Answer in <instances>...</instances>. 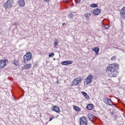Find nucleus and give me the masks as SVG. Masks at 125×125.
<instances>
[{
    "label": "nucleus",
    "instance_id": "obj_21",
    "mask_svg": "<svg viewBox=\"0 0 125 125\" xmlns=\"http://www.w3.org/2000/svg\"><path fill=\"white\" fill-rule=\"evenodd\" d=\"M12 63L14 64V65H15V66H19V62L17 60H14L12 61Z\"/></svg>",
    "mask_w": 125,
    "mask_h": 125
},
{
    "label": "nucleus",
    "instance_id": "obj_36",
    "mask_svg": "<svg viewBox=\"0 0 125 125\" xmlns=\"http://www.w3.org/2000/svg\"><path fill=\"white\" fill-rule=\"evenodd\" d=\"M53 60H55V59H53Z\"/></svg>",
    "mask_w": 125,
    "mask_h": 125
},
{
    "label": "nucleus",
    "instance_id": "obj_7",
    "mask_svg": "<svg viewBox=\"0 0 125 125\" xmlns=\"http://www.w3.org/2000/svg\"><path fill=\"white\" fill-rule=\"evenodd\" d=\"M120 17L122 19H125V7H123L120 12Z\"/></svg>",
    "mask_w": 125,
    "mask_h": 125
},
{
    "label": "nucleus",
    "instance_id": "obj_16",
    "mask_svg": "<svg viewBox=\"0 0 125 125\" xmlns=\"http://www.w3.org/2000/svg\"><path fill=\"white\" fill-rule=\"evenodd\" d=\"M99 48L97 47H95L92 48V51L95 52V55H98V53H99Z\"/></svg>",
    "mask_w": 125,
    "mask_h": 125
},
{
    "label": "nucleus",
    "instance_id": "obj_26",
    "mask_svg": "<svg viewBox=\"0 0 125 125\" xmlns=\"http://www.w3.org/2000/svg\"><path fill=\"white\" fill-rule=\"evenodd\" d=\"M55 54L54 53H50V54L49 55V57H52L53 56H54Z\"/></svg>",
    "mask_w": 125,
    "mask_h": 125
},
{
    "label": "nucleus",
    "instance_id": "obj_5",
    "mask_svg": "<svg viewBox=\"0 0 125 125\" xmlns=\"http://www.w3.org/2000/svg\"><path fill=\"white\" fill-rule=\"evenodd\" d=\"M92 80H93V76L92 75H88L84 81V85L86 86L87 84L91 83Z\"/></svg>",
    "mask_w": 125,
    "mask_h": 125
},
{
    "label": "nucleus",
    "instance_id": "obj_11",
    "mask_svg": "<svg viewBox=\"0 0 125 125\" xmlns=\"http://www.w3.org/2000/svg\"><path fill=\"white\" fill-rule=\"evenodd\" d=\"M73 62L71 61H65L62 62L61 63L62 65H63V66H66L67 65H70L72 64Z\"/></svg>",
    "mask_w": 125,
    "mask_h": 125
},
{
    "label": "nucleus",
    "instance_id": "obj_9",
    "mask_svg": "<svg viewBox=\"0 0 125 125\" xmlns=\"http://www.w3.org/2000/svg\"><path fill=\"white\" fill-rule=\"evenodd\" d=\"M6 66V62L4 60H0V69H2Z\"/></svg>",
    "mask_w": 125,
    "mask_h": 125
},
{
    "label": "nucleus",
    "instance_id": "obj_2",
    "mask_svg": "<svg viewBox=\"0 0 125 125\" xmlns=\"http://www.w3.org/2000/svg\"><path fill=\"white\" fill-rule=\"evenodd\" d=\"M83 81V77L80 76L74 79L72 81L71 83L73 86H76L77 85H79V84H80V83H81Z\"/></svg>",
    "mask_w": 125,
    "mask_h": 125
},
{
    "label": "nucleus",
    "instance_id": "obj_18",
    "mask_svg": "<svg viewBox=\"0 0 125 125\" xmlns=\"http://www.w3.org/2000/svg\"><path fill=\"white\" fill-rule=\"evenodd\" d=\"M73 107L74 110L77 112H81L82 111V109L79 106L73 105Z\"/></svg>",
    "mask_w": 125,
    "mask_h": 125
},
{
    "label": "nucleus",
    "instance_id": "obj_10",
    "mask_svg": "<svg viewBox=\"0 0 125 125\" xmlns=\"http://www.w3.org/2000/svg\"><path fill=\"white\" fill-rule=\"evenodd\" d=\"M93 13L94 15H99L101 13V10L98 8L94 9L93 11Z\"/></svg>",
    "mask_w": 125,
    "mask_h": 125
},
{
    "label": "nucleus",
    "instance_id": "obj_33",
    "mask_svg": "<svg viewBox=\"0 0 125 125\" xmlns=\"http://www.w3.org/2000/svg\"><path fill=\"white\" fill-rule=\"evenodd\" d=\"M64 24H65V22L62 23V26H64Z\"/></svg>",
    "mask_w": 125,
    "mask_h": 125
},
{
    "label": "nucleus",
    "instance_id": "obj_24",
    "mask_svg": "<svg viewBox=\"0 0 125 125\" xmlns=\"http://www.w3.org/2000/svg\"><path fill=\"white\" fill-rule=\"evenodd\" d=\"M91 7H98V5L95 3H93L90 5Z\"/></svg>",
    "mask_w": 125,
    "mask_h": 125
},
{
    "label": "nucleus",
    "instance_id": "obj_32",
    "mask_svg": "<svg viewBox=\"0 0 125 125\" xmlns=\"http://www.w3.org/2000/svg\"><path fill=\"white\" fill-rule=\"evenodd\" d=\"M57 83H58V84H59L60 83H59V81H57Z\"/></svg>",
    "mask_w": 125,
    "mask_h": 125
},
{
    "label": "nucleus",
    "instance_id": "obj_13",
    "mask_svg": "<svg viewBox=\"0 0 125 125\" xmlns=\"http://www.w3.org/2000/svg\"><path fill=\"white\" fill-rule=\"evenodd\" d=\"M93 108H94V106L92 104H89L86 106V109L89 111H91Z\"/></svg>",
    "mask_w": 125,
    "mask_h": 125
},
{
    "label": "nucleus",
    "instance_id": "obj_1",
    "mask_svg": "<svg viewBox=\"0 0 125 125\" xmlns=\"http://www.w3.org/2000/svg\"><path fill=\"white\" fill-rule=\"evenodd\" d=\"M120 65L118 63H113L109 64L108 66L106 67L105 72L110 78H116L119 72V67Z\"/></svg>",
    "mask_w": 125,
    "mask_h": 125
},
{
    "label": "nucleus",
    "instance_id": "obj_29",
    "mask_svg": "<svg viewBox=\"0 0 125 125\" xmlns=\"http://www.w3.org/2000/svg\"><path fill=\"white\" fill-rule=\"evenodd\" d=\"M68 1V0H63L64 2H67Z\"/></svg>",
    "mask_w": 125,
    "mask_h": 125
},
{
    "label": "nucleus",
    "instance_id": "obj_4",
    "mask_svg": "<svg viewBox=\"0 0 125 125\" xmlns=\"http://www.w3.org/2000/svg\"><path fill=\"white\" fill-rule=\"evenodd\" d=\"M13 3H14L13 0H8L4 3L3 6L6 9H9L13 6Z\"/></svg>",
    "mask_w": 125,
    "mask_h": 125
},
{
    "label": "nucleus",
    "instance_id": "obj_31",
    "mask_svg": "<svg viewBox=\"0 0 125 125\" xmlns=\"http://www.w3.org/2000/svg\"><path fill=\"white\" fill-rule=\"evenodd\" d=\"M81 0H79V1H77V3H79V2H81Z\"/></svg>",
    "mask_w": 125,
    "mask_h": 125
},
{
    "label": "nucleus",
    "instance_id": "obj_28",
    "mask_svg": "<svg viewBox=\"0 0 125 125\" xmlns=\"http://www.w3.org/2000/svg\"><path fill=\"white\" fill-rule=\"evenodd\" d=\"M109 27H110V25H108V26L107 27H104V29H105V30H107V29H108Z\"/></svg>",
    "mask_w": 125,
    "mask_h": 125
},
{
    "label": "nucleus",
    "instance_id": "obj_19",
    "mask_svg": "<svg viewBox=\"0 0 125 125\" xmlns=\"http://www.w3.org/2000/svg\"><path fill=\"white\" fill-rule=\"evenodd\" d=\"M91 16V14L89 12H86L84 14V17H85V19H86V20H88V19H89V17H90Z\"/></svg>",
    "mask_w": 125,
    "mask_h": 125
},
{
    "label": "nucleus",
    "instance_id": "obj_23",
    "mask_svg": "<svg viewBox=\"0 0 125 125\" xmlns=\"http://www.w3.org/2000/svg\"><path fill=\"white\" fill-rule=\"evenodd\" d=\"M54 45L55 46H57V45H58V41H57V39H55V41L54 42Z\"/></svg>",
    "mask_w": 125,
    "mask_h": 125
},
{
    "label": "nucleus",
    "instance_id": "obj_15",
    "mask_svg": "<svg viewBox=\"0 0 125 125\" xmlns=\"http://www.w3.org/2000/svg\"><path fill=\"white\" fill-rule=\"evenodd\" d=\"M81 93L82 94H83V95L84 97H85V98L87 100H89L90 99L89 96L87 95V93H86V92L84 91H82Z\"/></svg>",
    "mask_w": 125,
    "mask_h": 125
},
{
    "label": "nucleus",
    "instance_id": "obj_3",
    "mask_svg": "<svg viewBox=\"0 0 125 125\" xmlns=\"http://www.w3.org/2000/svg\"><path fill=\"white\" fill-rule=\"evenodd\" d=\"M23 59L24 64H26L28 61H31V60H32V53L30 52H27L26 54L23 56Z\"/></svg>",
    "mask_w": 125,
    "mask_h": 125
},
{
    "label": "nucleus",
    "instance_id": "obj_12",
    "mask_svg": "<svg viewBox=\"0 0 125 125\" xmlns=\"http://www.w3.org/2000/svg\"><path fill=\"white\" fill-rule=\"evenodd\" d=\"M18 3L21 7H24L25 6V1L24 0H19Z\"/></svg>",
    "mask_w": 125,
    "mask_h": 125
},
{
    "label": "nucleus",
    "instance_id": "obj_8",
    "mask_svg": "<svg viewBox=\"0 0 125 125\" xmlns=\"http://www.w3.org/2000/svg\"><path fill=\"white\" fill-rule=\"evenodd\" d=\"M104 102L108 105H109L110 106H112V105H113V102H112V100L108 98H105L104 99Z\"/></svg>",
    "mask_w": 125,
    "mask_h": 125
},
{
    "label": "nucleus",
    "instance_id": "obj_30",
    "mask_svg": "<svg viewBox=\"0 0 125 125\" xmlns=\"http://www.w3.org/2000/svg\"><path fill=\"white\" fill-rule=\"evenodd\" d=\"M117 117H118V116H117V115L114 116L115 119H117Z\"/></svg>",
    "mask_w": 125,
    "mask_h": 125
},
{
    "label": "nucleus",
    "instance_id": "obj_20",
    "mask_svg": "<svg viewBox=\"0 0 125 125\" xmlns=\"http://www.w3.org/2000/svg\"><path fill=\"white\" fill-rule=\"evenodd\" d=\"M88 118L90 121H93L95 119V116L93 115L92 114H88Z\"/></svg>",
    "mask_w": 125,
    "mask_h": 125
},
{
    "label": "nucleus",
    "instance_id": "obj_22",
    "mask_svg": "<svg viewBox=\"0 0 125 125\" xmlns=\"http://www.w3.org/2000/svg\"><path fill=\"white\" fill-rule=\"evenodd\" d=\"M73 17H74V15L73 14V13H70L68 15V18L69 19H73Z\"/></svg>",
    "mask_w": 125,
    "mask_h": 125
},
{
    "label": "nucleus",
    "instance_id": "obj_27",
    "mask_svg": "<svg viewBox=\"0 0 125 125\" xmlns=\"http://www.w3.org/2000/svg\"><path fill=\"white\" fill-rule=\"evenodd\" d=\"M53 119H54V117L53 116H52V117H50V118H49V122H51V121H52V120H53Z\"/></svg>",
    "mask_w": 125,
    "mask_h": 125
},
{
    "label": "nucleus",
    "instance_id": "obj_6",
    "mask_svg": "<svg viewBox=\"0 0 125 125\" xmlns=\"http://www.w3.org/2000/svg\"><path fill=\"white\" fill-rule=\"evenodd\" d=\"M88 122L85 116H82L80 118V125H87Z\"/></svg>",
    "mask_w": 125,
    "mask_h": 125
},
{
    "label": "nucleus",
    "instance_id": "obj_14",
    "mask_svg": "<svg viewBox=\"0 0 125 125\" xmlns=\"http://www.w3.org/2000/svg\"><path fill=\"white\" fill-rule=\"evenodd\" d=\"M52 110L54 111V112H56V113H60V108L56 105L53 106Z\"/></svg>",
    "mask_w": 125,
    "mask_h": 125
},
{
    "label": "nucleus",
    "instance_id": "obj_35",
    "mask_svg": "<svg viewBox=\"0 0 125 125\" xmlns=\"http://www.w3.org/2000/svg\"><path fill=\"white\" fill-rule=\"evenodd\" d=\"M14 25H16V23H14Z\"/></svg>",
    "mask_w": 125,
    "mask_h": 125
},
{
    "label": "nucleus",
    "instance_id": "obj_17",
    "mask_svg": "<svg viewBox=\"0 0 125 125\" xmlns=\"http://www.w3.org/2000/svg\"><path fill=\"white\" fill-rule=\"evenodd\" d=\"M23 67L25 69H30L32 67V64L29 63V64H24L23 66Z\"/></svg>",
    "mask_w": 125,
    "mask_h": 125
},
{
    "label": "nucleus",
    "instance_id": "obj_34",
    "mask_svg": "<svg viewBox=\"0 0 125 125\" xmlns=\"http://www.w3.org/2000/svg\"><path fill=\"white\" fill-rule=\"evenodd\" d=\"M45 0V1L47 2V1H48V0Z\"/></svg>",
    "mask_w": 125,
    "mask_h": 125
},
{
    "label": "nucleus",
    "instance_id": "obj_25",
    "mask_svg": "<svg viewBox=\"0 0 125 125\" xmlns=\"http://www.w3.org/2000/svg\"><path fill=\"white\" fill-rule=\"evenodd\" d=\"M116 59H117V57L116 56H114L111 57V60H112V61H115V60H116Z\"/></svg>",
    "mask_w": 125,
    "mask_h": 125
}]
</instances>
